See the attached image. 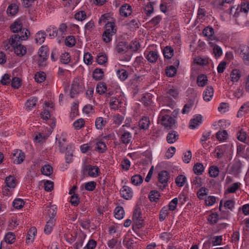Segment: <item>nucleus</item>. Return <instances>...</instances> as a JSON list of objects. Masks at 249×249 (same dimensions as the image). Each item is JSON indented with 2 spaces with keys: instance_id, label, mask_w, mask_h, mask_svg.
Here are the masks:
<instances>
[{
  "instance_id": "1",
  "label": "nucleus",
  "mask_w": 249,
  "mask_h": 249,
  "mask_svg": "<svg viewBox=\"0 0 249 249\" xmlns=\"http://www.w3.org/2000/svg\"><path fill=\"white\" fill-rule=\"evenodd\" d=\"M158 124L168 130L171 128V111L168 109H163L160 111L158 121Z\"/></svg>"
},
{
  "instance_id": "2",
  "label": "nucleus",
  "mask_w": 249,
  "mask_h": 249,
  "mask_svg": "<svg viewBox=\"0 0 249 249\" xmlns=\"http://www.w3.org/2000/svg\"><path fill=\"white\" fill-rule=\"evenodd\" d=\"M26 32L24 34H22L23 32L19 34H14L12 35L9 39V43L10 44L12 49L21 44L23 40H27L30 35V32L28 29H24Z\"/></svg>"
},
{
  "instance_id": "3",
  "label": "nucleus",
  "mask_w": 249,
  "mask_h": 249,
  "mask_svg": "<svg viewBox=\"0 0 249 249\" xmlns=\"http://www.w3.org/2000/svg\"><path fill=\"white\" fill-rule=\"evenodd\" d=\"M105 30L103 34V40L106 43L109 42L112 39V36L116 33L115 24L113 22H107L105 24Z\"/></svg>"
},
{
  "instance_id": "4",
  "label": "nucleus",
  "mask_w": 249,
  "mask_h": 249,
  "mask_svg": "<svg viewBox=\"0 0 249 249\" xmlns=\"http://www.w3.org/2000/svg\"><path fill=\"white\" fill-rule=\"evenodd\" d=\"M170 177V174L166 171L163 170L159 173L157 185L160 189L163 190L167 186Z\"/></svg>"
},
{
  "instance_id": "5",
  "label": "nucleus",
  "mask_w": 249,
  "mask_h": 249,
  "mask_svg": "<svg viewBox=\"0 0 249 249\" xmlns=\"http://www.w3.org/2000/svg\"><path fill=\"white\" fill-rule=\"evenodd\" d=\"M240 57L246 65H249V46L245 44H241L238 48Z\"/></svg>"
},
{
  "instance_id": "6",
  "label": "nucleus",
  "mask_w": 249,
  "mask_h": 249,
  "mask_svg": "<svg viewBox=\"0 0 249 249\" xmlns=\"http://www.w3.org/2000/svg\"><path fill=\"white\" fill-rule=\"evenodd\" d=\"M83 88L82 85L80 84L79 80H74L71 85L70 91V96L73 98L77 96L80 92L83 91Z\"/></svg>"
},
{
  "instance_id": "7",
  "label": "nucleus",
  "mask_w": 249,
  "mask_h": 249,
  "mask_svg": "<svg viewBox=\"0 0 249 249\" xmlns=\"http://www.w3.org/2000/svg\"><path fill=\"white\" fill-rule=\"evenodd\" d=\"M83 171L84 173H88L89 176L93 178L98 177L100 174V169L97 166L89 164L84 165Z\"/></svg>"
},
{
  "instance_id": "8",
  "label": "nucleus",
  "mask_w": 249,
  "mask_h": 249,
  "mask_svg": "<svg viewBox=\"0 0 249 249\" xmlns=\"http://www.w3.org/2000/svg\"><path fill=\"white\" fill-rule=\"evenodd\" d=\"M230 147L228 145L224 144L217 146L215 147L214 153V156L218 159L222 158L225 154L229 153Z\"/></svg>"
},
{
  "instance_id": "9",
  "label": "nucleus",
  "mask_w": 249,
  "mask_h": 249,
  "mask_svg": "<svg viewBox=\"0 0 249 249\" xmlns=\"http://www.w3.org/2000/svg\"><path fill=\"white\" fill-rule=\"evenodd\" d=\"M10 30L13 32L15 33V34H19V33L23 32L22 34H24L26 32L23 31L24 29H26L25 28L22 27V23L20 20H17L13 23L10 25Z\"/></svg>"
},
{
  "instance_id": "10",
  "label": "nucleus",
  "mask_w": 249,
  "mask_h": 249,
  "mask_svg": "<svg viewBox=\"0 0 249 249\" xmlns=\"http://www.w3.org/2000/svg\"><path fill=\"white\" fill-rule=\"evenodd\" d=\"M5 182L6 185L4 187V191H3L4 195H8L6 191L9 190V188L13 189L16 186V179L14 177L9 176L6 178Z\"/></svg>"
},
{
  "instance_id": "11",
  "label": "nucleus",
  "mask_w": 249,
  "mask_h": 249,
  "mask_svg": "<svg viewBox=\"0 0 249 249\" xmlns=\"http://www.w3.org/2000/svg\"><path fill=\"white\" fill-rule=\"evenodd\" d=\"M119 132L122 133L120 138L122 142L125 144L129 143L132 139L131 134L129 132L126 131L124 128H120Z\"/></svg>"
},
{
  "instance_id": "12",
  "label": "nucleus",
  "mask_w": 249,
  "mask_h": 249,
  "mask_svg": "<svg viewBox=\"0 0 249 249\" xmlns=\"http://www.w3.org/2000/svg\"><path fill=\"white\" fill-rule=\"evenodd\" d=\"M48 48L45 46H42L39 50L38 55L40 57L38 60L39 66H43L42 64L44 61L46 60L48 56Z\"/></svg>"
},
{
  "instance_id": "13",
  "label": "nucleus",
  "mask_w": 249,
  "mask_h": 249,
  "mask_svg": "<svg viewBox=\"0 0 249 249\" xmlns=\"http://www.w3.org/2000/svg\"><path fill=\"white\" fill-rule=\"evenodd\" d=\"M14 162L16 164H20L25 159V155L21 150H16L13 154Z\"/></svg>"
},
{
  "instance_id": "14",
  "label": "nucleus",
  "mask_w": 249,
  "mask_h": 249,
  "mask_svg": "<svg viewBox=\"0 0 249 249\" xmlns=\"http://www.w3.org/2000/svg\"><path fill=\"white\" fill-rule=\"evenodd\" d=\"M120 194L124 199L128 200L132 197L133 192L130 188L124 186L120 190Z\"/></svg>"
},
{
  "instance_id": "15",
  "label": "nucleus",
  "mask_w": 249,
  "mask_h": 249,
  "mask_svg": "<svg viewBox=\"0 0 249 249\" xmlns=\"http://www.w3.org/2000/svg\"><path fill=\"white\" fill-rule=\"evenodd\" d=\"M162 53L164 58V63L166 65H168L171 59V46H166L163 49Z\"/></svg>"
},
{
  "instance_id": "16",
  "label": "nucleus",
  "mask_w": 249,
  "mask_h": 249,
  "mask_svg": "<svg viewBox=\"0 0 249 249\" xmlns=\"http://www.w3.org/2000/svg\"><path fill=\"white\" fill-rule=\"evenodd\" d=\"M213 95V89L212 86H209L207 87L203 92V99L205 101H210Z\"/></svg>"
},
{
  "instance_id": "17",
  "label": "nucleus",
  "mask_w": 249,
  "mask_h": 249,
  "mask_svg": "<svg viewBox=\"0 0 249 249\" xmlns=\"http://www.w3.org/2000/svg\"><path fill=\"white\" fill-rule=\"evenodd\" d=\"M202 117L201 115L194 116V118L190 120L189 127L191 129H194L202 123Z\"/></svg>"
},
{
  "instance_id": "18",
  "label": "nucleus",
  "mask_w": 249,
  "mask_h": 249,
  "mask_svg": "<svg viewBox=\"0 0 249 249\" xmlns=\"http://www.w3.org/2000/svg\"><path fill=\"white\" fill-rule=\"evenodd\" d=\"M120 12L121 16L126 17L131 14V7L128 4L122 5L120 9Z\"/></svg>"
},
{
  "instance_id": "19",
  "label": "nucleus",
  "mask_w": 249,
  "mask_h": 249,
  "mask_svg": "<svg viewBox=\"0 0 249 249\" xmlns=\"http://www.w3.org/2000/svg\"><path fill=\"white\" fill-rule=\"evenodd\" d=\"M116 50L118 53H124L128 50V45L125 42H120L116 46Z\"/></svg>"
},
{
  "instance_id": "20",
  "label": "nucleus",
  "mask_w": 249,
  "mask_h": 249,
  "mask_svg": "<svg viewBox=\"0 0 249 249\" xmlns=\"http://www.w3.org/2000/svg\"><path fill=\"white\" fill-rule=\"evenodd\" d=\"M13 49L14 50L15 53L19 56H22L24 55L27 52L26 47L22 45L21 44L15 47Z\"/></svg>"
},
{
  "instance_id": "21",
  "label": "nucleus",
  "mask_w": 249,
  "mask_h": 249,
  "mask_svg": "<svg viewBox=\"0 0 249 249\" xmlns=\"http://www.w3.org/2000/svg\"><path fill=\"white\" fill-rule=\"evenodd\" d=\"M159 55L157 52L150 51L146 56L147 60L150 63H155L158 60Z\"/></svg>"
},
{
  "instance_id": "22",
  "label": "nucleus",
  "mask_w": 249,
  "mask_h": 249,
  "mask_svg": "<svg viewBox=\"0 0 249 249\" xmlns=\"http://www.w3.org/2000/svg\"><path fill=\"white\" fill-rule=\"evenodd\" d=\"M171 211V201L168 204V208L163 207L160 211L159 219L160 221H163L168 215V211Z\"/></svg>"
},
{
  "instance_id": "23",
  "label": "nucleus",
  "mask_w": 249,
  "mask_h": 249,
  "mask_svg": "<svg viewBox=\"0 0 249 249\" xmlns=\"http://www.w3.org/2000/svg\"><path fill=\"white\" fill-rule=\"evenodd\" d=\"M241 165V162L239 160H234L231 168L232 173L237 174L240 172Z\"/></svg>"
},
{
  "instance_id": "24",
  "label": "nucleus",
  "mask_w": 249,
  "mask_h": 249,
  "mask_svg": "<svg viewBox=\"0 0 249 249\" xmlns=\"http://www.w3.org/2000/svg\"><path fill=\"white\" fill-rule=\"evenodd\" d=\"M36 232V229L35 227L31 228L28 231L26 241L28 243H32L34 239L35 233Z\"/></svg>"
},
{
  "instance_id": "25",
  "label": "nucleus",
  "mask_w": 249,
  "mask_h": 249,
  "mask_svg": "<svg viewBox=\"0 0 249 249\" xmlns=\"http://www.w3.org/2000/svg\"><path fill=\"white\" fill-rule=\"evenodd\" d=\"M249 111V102L244 103L240 108L237 114V117L243 116L244 114L247 113Z\"/></svg>"
},
{
  "instance_id": "26",
  "label": "nucleus",
  "mask_w": 249,
  "mask_h": 249,
  "mask_svg": "<svg viewBox=\"0 0 249 249\" xmlns=\"http://www.w3.org/2000/svg\"><path fill=\"white\" fill-rule=\"evenodd\" d=\"M139 126L143 129H147L149 127L150 124V120L149 118L147 117H143L139 121Z\"/></svg>"
},
{
  "instance_id": "27",
  "label": "nucleus",
  "mask_w": 249,
  "mask_h": 249,
  "mask_svg": "<svg viewBox=\"0 0 249 249\" xmlns=\"http://www.w3.org/2000/svg\"><path fill=\"white\" fill-rule=\"evenodd\" d=\"M231 81L233 82H237L241 77V72L239 70H233L230 74Z\"/></svg>"
},
{
  "instance_id": "28",
  "label": "nucleus",
  "mask_w": 249,
  "mask_h": 249,
  "mask_svg": "<svg viewBox=\"0 0 249 249\" xmlns=\"http://www.w3.org/2000/svg\"><path fill=\"white\" fill-rule=\"evenodd\" d=\"M249 10V3L243 2L240 6H238L236 9L235 14H238L239 12L247 13Z\"/></svg>"
},
{
  "instance_id": "29",
  "label": "nucleus",
  "mask_w": 249,
  "mask_h": 249,
  "mask_svg": "<svg viewBox=\"0 0 249 249\" xmlns=\"http://www.w3.org/2000/svg\"><path fill=\"white\" fill-rule=\"evenodd\" d=\"M54 219L52 217L50 218V220L47 222L44 229V232L46 234H49L52 231L54 225Z\"/></svg>"
},
{
  "instance_id": "30",
  "label": "nucleus",
  "mask_w": 249,
  "mask_h": 249,
  "mask_svg": "<svg viewBox=\"0 0 249 249\" xmlns=\"http://www.w3.org/2000/svg\"><path fill=\"white\" fill-rule=\"evenodd\" d=\"M194 173L197 175H201L203 174L204 168L203 165L199 162L196 163L193 167Z\"/></svg>"
},
{
  "instance_id": "31",
  "label": "nucleus",
  "mask_w": 249,
  "mask_h": 249,
  "mask_svg": "<svg viewBox=\"0 0 249 249\" xmlns=\"http://www.w3.org/2000/svg\"><path fill=\"white\" fill-rule=\"evenodd\" d=\"M207 77L204 74H200L197 78V84L199 87H204L207 84Z\"/></svg>"
},
{
  "instance_id": "32",
  "label": "nucleus",
  "mask_w": 249,
  "mask_h": 249,
  "mask_svg": "<svg viewBox=\"0 0 249 249\" xmlns=\"http://www.w3.org/2000/svg\"><path fill=\"white\" fill-rule=\"evenodd\" d=\"M152 95L150 93L145 94L142 98V102L145 106H149L152 103Z\"/></svg>"
},
{
  "instance_id": "33",
  "label": "nucleus",
  "mask_w": 249,
  "mask_h": 249,
  "mask_svg": "<svg viewBox=\"0 0 249 249\" xmlns=\"http://www.w3.org/2000/svg\"><path fill=\"white\" fill-rule=\"evenodd\" d=\"M46 34L44 32L39 31L36 35V41L37 43L41 44L44 42Z\"/></svg>"
},
{
  "instance_id": "34",
  "label": "nucleus",
  "mask_w": 249,
  "mask_h": 249,
  "mask_svg": "<svg viewBox=\"0 0 249 249\" xmlns=\"http://www.w3.org/2000/svg\"><path fill=\"white\" fill-rule=\"evenodd\" d=\"M187 180L186 178L183 175H178L175 179V183L177 186L182 187Z\"/></svg>"
},
{
  "instance_id": "35",
  "label": "nucleus",
  "mask_w": 249,
  "mask_h": 249,
  "mask_svg": "<svg viewBox=\"0 0 249 249\" xmlns=\"http://www.w3.org/2000/svg\"><path fill=\"white\" fill-rule=\"evenodd\" d=\"M124 212L122 207H117L114 210V216L118 219H121L124 217Z\"/></svg>"
},
{
  "instance_id": "36",
  "label": "nucleus",
  "mask_w": 249,
  "mask_h": 249,
  "mask_svg": "<svg viewBox=\"0 0 249 249\" xmlns=\"http://www.w3.org/2000/svg\"><path fill=\"white\" fill-rule=\"evenodd\" d=\"M18 10V6L16 4L12 3L8 6L7 10V13L8 15L14 16L17 13Z\"/></svg>"
},
{
  "instance_id": "37",
  "label": "nucleus",
  "mask_w": 249,
  "mask_h": 249,
  "mask_svg": "<svg viewBox=\"0 0 249 249\" xmlns=\"http://www.w3.org/2000/svg\"><path fill=\"white\" fill-rule=\"evenodd\" d=\"M160 195L158 191L152 190L150 191L149 195V200L151 202H157L160 199Z\"/></svg>"
},
{
  "instance_id": "38",
  "label": "nucleus",
  "mask_w": 249,
  "mask_h": 249,
  "mask_svg": "<svg viewBox=\"0 0 249 249\" xmlns=\"http://www.w3.org/2000/svg\"><path fill=\"white\" fill-rule=\"evenodd\" d=\"M93 78L96 80H100L104 76V72L102 69H96L93 72Z\"/></svg>"
},
{
  "instance_id": "39",
  "label": "nucleus",
  "mask_w": 249,
  "mask_h": 249,
  "mask_svg": "<svg viewBox=\"0 0 249 249\" xmlns=\"http://www.w3.org/2000/svg\"><path fill=\"white\" fill-rule=\"evenodd\" d=\"M121 103V102L118 99L112 97L110 99L109 105L111 109L116 110L120 107Z\"/></svg>"
},
{
  "instance_id": "40",
  "label": "nucleus",
  "mask_w": 249,
  "mask_h": 249,
  "mask_svg": "<svg viewBox=\"0 0 249 249\" xmlns=\"http://www.w3.org/2000/svg\"><path fill=\"white\" fill-rule=\"evenodd\" d=\"M37 102V98L36 97H31L29 99L26 103V108L29 110L32 109L35 107Z\"/></svg>"
},
{
  "instance_id": "41",
  "label": "nucleus",
  "mask_w": 249,
  "mask_h": 249,
  "mask_svg": "<svg viewBox=\"0 0 249 249\" xmlns=\"http://www.w3.org/2000/svg\"><path fill=\"white\" fill-rule=\"evenodd\" d=\"M41 171L44 175L49 176L53 173V169L52 166L47 164L45 165L42 167Z\"/></svg>"
},
{
  "instance_id": "42",
  "label": "nucleus",
  "mask_w": 249,
  "mask_h": 249,
  "mask_svg": "<svg viewBox=\"0 0 249 249\" xmlns=\"http://www.w3.org/2000/svg\"><path fill=\"white\" fill-rule=\"evenodd\" d=\"M131 182L135 185H139L143 181V178L140 175H135L131 178Z\"/></svg>"
},
{
  "instance_id": "43",
  "label": "nucleus",
  "mask_w": 249,
  "mask_h": 249,
  "mask_svg": "<svg viewBox=\"0 0 249 249\" xmlns=\"http://www.w3.org/2000/svg\"><path fill=\"white\" fill-rule=\"evenodd\" d=\"M219 170L217 166H212L210 167L209 169V174L210 176L212 178H216L218 176Z\"/></svg>"
},
{
  "instance_id": "44",
  "label": "nucleus",
  "mask_w": 249,
  "mask_h": 249,
  "mask_svg": "<svg viewBox=\"0 0 249 249\" xmlns=\"http://www.w3.org/2000/svg\"><path fill=\"white\" fill-rule=\"evenodd\" d=\"M107 87L106 84L104 82H99L96 86V91L100 94L105 93Z\"/></svg>"
},
{
  "instance_id": "45",
  "label": "nucleus",
  "mask_w": 249,
  "mask_h": 249,
  "mask_svg": "<svg viewBox=\"0 0 249 249\" xmlns=\"http://www.w3.org/2000/svg\"><path fill=\"white\" fill-rule=\"evenodd\" d=\"M16 239L15 235L13 232H9L5 236V241L6 243L12 244Z\"/></svg>"
},
{
  "instance_id": "46",
  "label": "nucleus",
  "mask_w": 249,
  "mask_h": 249,
  "mask_svg": "<svg viewBox=\"0 0 249 249\" xmlns=\"http://www.w3.org/2000/svg\"><path fill=\"white\" fill-rule=\"evenodd\" d=\"M24 205V202L21 198H16L13 202V207L17 209L22 208Z\"/></svg>"
},
{
  "instance_id": "47",
  "label": "nucleus",
  "mask_w": 249,
  "mask_h": 249,
  "mask_svg": "<svg viewBox=\"0 0 249 249\" xmlns=\"http://www.w3.org/2000/svg\"><path fill=\"white\" fill-rule=\"evenodd\" d=\"M191 182L192 185L194 186L196 188L200 187L202 185V180L201 178L198 176H196L193 178Z\"/></svg>"
},
{
  "instance_id": "48",
  "label": "nucleus",
  "mask_w": 249,
  "mask_h": 249,
  "mask_svg": "<svg viewBox=\"0 0 249 249\" xmlns=\"http://www.w3.org/2000/svg\"><path fill=\"white\" fill-rule=\"evenodd\" d=\"M213 29L212 27H207L203 30V35L211 39H212L211 38L213 37Z\"/></svg>"
},
{
  "instance_id": "49",
  "label": "nucleus",
  "mask_w": 249,
  "mask_h": 249,
  "mask_svg": "<svg viewBox=\"0 0 249 249\" xmlns=\"http://www.w3.org/2000/svg\"><path fill=\"white\" fill-rule=\"evenodd\" d=\"M216 137L219 141H223L227 139L228 134L226 130L219 131L216 133Z\"/></svg>"
},
{
  "instance_id": "50",
  "label": "nucleus",
  "mask_w": 249,
  "mask_h": 249,
  "mask_svg": "<svg viewBox=\"0 0 249 249\" xmlns=\"http://www.w3.org/2000/svg\"><path fill=\"white\" fill-rule=\"evenodd\" d=\"M35 79L36 82L42 83L46 79V74L44 72H37L35 75Z\"/></svg>"
},
{
  "instance_id": "51",
  "label": "nucleus",
  "mask_w": 249,
  "mask_h": 249,
  "mask_svg": "<svg viewBox=\"0 0 249 249\" xmlns=\"http://www.w3.org/2000/svg\"><path fill=\"white\" fill-rule=\"evenodd\" d=\"M11 85L14 89H18L21 85V80L19 78L15 77L12 78Z\"/></svg>"
},
{
  "instance_id": "52",
  "label": "nucleus",
  "mask_w": 249,
  "mask_h": 249,
  "mask_svg": "<svg viewBox=\"0 0 249 249\" xmlns=\"http://www.w3.org/2000/svg\"><path fill=\"white\" fill-rule=\"evenodd\" d=\"M95 149L100 153H104L107 150V146L104 142L99 141L96 143Z\"/></svg>"
},
{
  "instance_id": "53",
  "label": "nucleus",
  "mask_w": 249,
  "mask_h": 249,
  "mask_svg": "<svg viewBox=\"0 0 249 249\" xmlns=\"http://www.w3.org/2000/svg\"><path fill=\"white\" fill-rule=\"evenodd\" d=\"M154 2H150L147 3V4L144 8V11L147 16L151 15L154 10L153 4Z\"/></svg>"
},
{
  "instance_id": "54",
  "label": "nucleus",
  "mask_w": 249,
  "mask_h": 249,
  "mask_svg": "<svg viewBox=\"0 0 249 249\" xmlns=\"http://www.w3.org/2000/svg\"><path fill=\"white\" fill-rule=\"evenodd\" d=\"M106 121L102 117H98L95 121L96 127L98 129H101L105 125Z\"/></svg>"
},
{
  "instance_id": "55",
  "label": "nucleus",
  "mask_w": 249,
  "mask_h": 249,
  "mask_svg": "<svg viewBox=\"0 0 249 249\" xmlns=\"http://www.w3.org/2000/svg\"><path fill=\"white\" fill-rule=\"evenodd\" d=\"M75 39L73 36H68L65 40V44L68 47H72L75 44Z\"/></svg>"
},
{
  "instance_id": "56",
  "label": "nucleus",
  "mask_w": 249,
  "mask_h": 249,
  "mask_svg": "<svg viewBox=\"0 0 249 249\" xmlns=\"http://www.w3.org/2000/svg\"><path fill=\"white\" fill-rule=\"evenodd\" d=\"M107 55L103 53H100L99 55L97 56L96 58V61L97 63L100 65H103L107 62Z\"/></svg>"
},
{
  "instance_id": "57",
  "label": "nucleus",
  "mask_w": 249,
  "mask_h": 249,
  "mask_svg": "<svg viewBox=\"0 0 249 249\" xmlns=\"http://www.w3.org/2000/svg\"><path fill=\"white\" fill-rule=\"evenodd\" d=\"M240 183L238 182H235L233 183L231 186H229L227 190L228 193H234L236 190L239 188Z\"/></svg>"
},
{
  "instance_id": "58",
  "label": "nucleus",
  "mask_w": 249,
  "mask_h": 249,
  "mask_svg": "<svg viewBox=\"0 0 249 249\" xmlns=\"http://www.w3.org/2000/svg\"><path fill=\"white\" fill-rule=\"evenodd\" d=\"M139 43L137 41H132L128 45V50L130 49L133 52H136L140 48Z\"/></svg>"
},
{
  "instance_id": "59",
  "label": "nucleus",
  "mask_w": 249,
  "mask_h": 249,
  "mask_svg": "<svg viewBox=\"0 0 249 249\" xmlns=\"http://www.w3.org/2000/svg\"><path fill=\"white\" fill-rule=\"evenodd\" d=\"M70 55L68 53H62L61 55L60 61L62 63L67 64L70 61Z\"/></svg>"
},
{
  "instance_id": "60",
  "label": "nucleus",
  "mask_w": 249,
  "mask_h": 249,
  "mask_svg": "<svg viewBox=\"0 0 249 249\" xmlns=\"http://www.w3.org/2000/svg\"><path fill=\"white\" fill-rule=\"evenodd\" d=\"M85 124V121L83 119H79L73 123V126L76 129H79L83 127Z\"/></svg>"
},
{
  "instance_id": "61",
  "label": "nucleus",
  "mask_w": 249,
  "mask_h": 249,
  "mask_svg": "<svg viewBox=\"0 0 249 249\" xmlns=\"http://www.w3.org/2000/svg\"><path fill=\"white\" fill-rule=\"evenodd\" d=\"M70 202L71 204L73 206H77L78 205L80 202L79 198L78 195L73 194L71 196Z\"/></svg>"
},
{
  "instance_id": "62",
  "label": "nucleus",
  "mask_w": 249,
  "mask_h": 249,
  "mask_svg": "<svg viewBox=\"0 0 249 249\" xmlns=\"http://www.w3.org/2000/svg\"><path fill=\"white\" fill-rule=\"evenodd\" d=\"M44 189L47 192H51L53 189V182L50 180H46L44 184Z\"/></svg>"
},
{
  "instance_id": "63",
  "label": "nucleus",
  "mask_w": 249,
  "mask_h": 249,
  "mask_svg": "<svg viewBox=\"0 0 249 249\" xmlns=\"http://www.w3.org/2000/svg\"><path fill=\"white\" fill-rule=\"evenodd\" d=\"M117 74L122 81H124L128 77V72L124 70L118 71Z\"/></svg>"
},
{
  "instance_id": "64",
  "label": "nucleus",
  "mask_w": 249,
  "mask_h": 249,
  "mask_svg": "<svg viewBox=\"0 0 249 249\" xmlns=\"http://www.w3.org/2000/svg\"><path fill=\"white\" fill-rule=\"evenodd\" d=\"M96 246V241L93 239H90L83 249H94Z\"/></svg>"
}]
</instances>
